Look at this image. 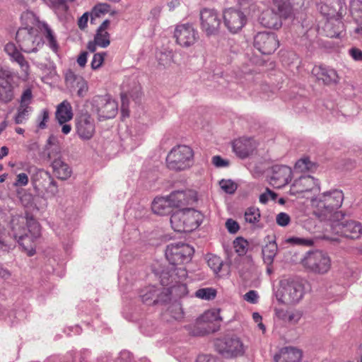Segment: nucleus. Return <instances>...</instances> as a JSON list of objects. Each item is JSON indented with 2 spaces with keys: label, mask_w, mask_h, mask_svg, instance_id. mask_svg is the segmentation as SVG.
Wrapping results in <instances>:
<instances>
[{
  "label": "nucleus",
  "mask_w": 362,
  "mask_h": 362,
  "mask_svg": "<svg viewBox=\"0 0 362 362\" xmlns=\"http://www.w3.org/2000/svg\"><path fill=\"white\" fill-rule=\"evenodd\" d=\"M13 234L19 245L33 256L35 253L34 241L40 235V227L32 217H17L11 221Z\"/></svg>",
  "instance_id": "nucleus-1"
},
{
  "label": "nucleus",
  "mask_w": 362,
  "mask_h": 362,
  "mask_svg": "<svg viewBox=\"0 0 362 362\" xmlns=\"http://www.w3.org/2000/svg\"><path fill=\"white\" fill-rule=\"evenodd\" d=\"M344 198V193L339 189H332L320 194L312 199V204L315 207V214L322 219L327 218L341 206Z\"/></svg>",
  "instance_id": "nucleus-2"
},
{
  "label": "nucleus",
  "mask_w": 362,
  "mask_h": 362,
  "mask_svg": "<svg viewBox=\"0 0 362 362\" xmlns=\"http://www.w3.org/2000/svg\"><path fill=\"white\" fill-rule=\"evenodd\" d=\"M305 294L303 281L294 279H284L279 282V288L275 292L277 300L285 305L299 303Z\"/></svg>",
  "instance_id": "nucleus-3"
},
{
  "label": "nucleus",
  "mask_w": 362,
  "mask_h": 362,
  "mask_svg": "<svg viewBox=\"0 0 362 362\" xmlns=\"http://www.w3.org/2000/svg\"><path fill=\"white\" fill-rule=\"evenodd\" d=\"M202 215L193 209H184L174 212L170 217V224L175 231L189 233L200 225Z\"/></svg>",
  "instance_id": "nucleus-4"
},
{
  "label": "nucleus",
  "mask_w": 362,
  "mask_h": 362,
  "mask_svg": "<svg viewBox=\"0 0 362 362\" xmlns=\"http://www.w3.org/2000/svg\"><path fill=\"white\" fill-rule=\"evenodd\" d=\"M194 164V151L188 146L173 147L166 157L167 168L176 172L189 169Z\"/></svg>",
  "instance_id": "nucleus-5"
},
{
  "label": "nucleus",
  "mask_w": 362,
  "mask_h": 362,
  "mask_svg": "<svg viewBox=\"0 0 362 362\" xmlns=\"http://www.w3.org/2000/svg\"><path fill=\"white\" fill-rule=\"evenodd\" d=\"M303 267L308 271L325 274L331 268V259L329 255L322 250H310L306 252L301 259Z\"/></svg>",
  "instance_id": "nucleus-6"
},
{
  "label": "nucleus",
  "mask_w": 362,
  "mask_h": 362,
  "mask_svg": "<svg viewBox=\"0 0 362 362\" xmlns=\"http://www.w3.org/2000/svg\"><path fill=\"white\" fill-rule=\"evenodd\" d=\"M16 37L21 49L26 53L37 52L44 43L37 29L19 28Z\"/></svg>",
  "instance_id": "nucleus-7"
},
{
  "label": "nucleus",
  "mask_w": 362,
  "mask_h": 362,
  "mask_svg": "<svg viewBox=\"0 0 362 362\" xmlns=\"http://www.w3.org/2000/svg\"><path fill=\"white\" fill-rule=\"evenodd\" d=\"M194 252V248L188 244L174 243L167 246L165 257L171 265H181L191 260Z\"/></svg>",
  "instance_id": "nucleus-8"
},
{
  "label": "nucleus",
  "mask_w": 362,
  "mask_h": 362,
  "mask_svg": "<svg viewBox=\"0 0 362 362\" xmlns=\"http://www.w3.org/2000/svg\"><path fill=\"white\" fill-rule=\"evenodd\" d=\"M200 29L208 37L217 35L220 31L221 18L215 9L204 8L199 12Z\"/></svg>",
  "instance_id": "nucleus-9"
},
{
  "label": "nucleus",
  "mask_w": 362,
  "mask_h": 362,
  "mask_svg": "<svg viewBox=\"0 0 362 362\" xmlns=\"http://www.w3.org/2000/svg\"><path fill=\"white\" fill-rule=\"evenodd\" d=\"M92 111L99 120L111 119L117 113V103L108 95H96L92 100Z\"/></svg>",
  "instance_id": "nucleus-10"
},
{
  "label": "nucleus",
  "mask_w": 362,
  "mask_h": 362,
  "mask_svg": "<svg viewBox=\"0 0 362 362\" xmlns=\"http://www.w3.org/2000/svg\"><path fill=\"white\" fill-rule=\"evenodd\" d=\"M217 351L226 358H235L244 355L247 347L240 338L226 337L215 344Z\"/></svg>",
  "instance_id": "nucleus-11"
},
{
  "label": "nucleus",
  "mask_w": 362,
  "mask_h": 362,
  "mask_svg": "<svg viewBox=\"0 0 362 362\" xmlns=\"http://www.w3.org/2000/svg\"><path fill=\"white\" fill-rule=\"evenodd\" d=\"M223 23L231 33H237L247 23L246 14L238 9L229 8L223 11Z\"/></svg>",
  "instance_id": "nucleus-12"
},
{
  "label": "nucleus",
  "mask_w": 362,
  "mask_h": 362,
  "mask_svg": "<svg viewBox=\"0 0 362 362\" xmlns=\"http://www.w3.org/2000/svg\"><path fill=\"white\" fill-rule=\"evenodd\" d=\"M176 42L182 47H189L199 39V34L190 23L177 25L174 31Z\"/></svg>",
  "instance_id": "nucleus-13"
},
{
  "label": "nucleus",
  "mask_w": 362,
  "mask_h": 362,
  "mask_svg": "<svg viewBox=\"0 0 362 362\" xmlns=\"http://www.w3.org/2000/svg\"><path fill=\"white\" fill-rule=\"evenodd\" d=\"M320 190L318 181L313 177L307 175L301 176L294 180L289 190L291 195H300L305 197L306 193L317 192Z\"/></svg>",
  "instance_id": "nucleus-14"
},
{
  "label": "nucleus",
  "mask_w": 362,
  "mask_h": 362,
  "mask_svg": "<svg viewBox=\"0 0 362 362\" xmlns=\"http://www.w3.org/2000/svg\"><path fill=\"white\" fill-rule=\"evenodd\" d=\"M254 46L263 54H271L279 47V40L274 33H258L254 38Z\"/></svg>",
  "instance_id": "nucleus-15"
},
{
  "label": "nucleus",
  "mask_w": 362,
  "mask_h": 362,
  "mask_svg": "<svg viewBox=\"0 0 362 362\" xmlns=\"http://www.w3.org/2000/svg\"><path fill=\"white\" fill-rule=\"evenodd\" d=\"M13 73L8 68L0 67V101L7 103L13 98Z\"/></svg>",
  "instance_id": "nucleus-16"
},
{
  "label": "nucleus",
  "mask_w": 362,
  "mask_h": 362,
  "mask_svg": "<svg viewBox=\"0 0 362 362\" xmlns=\"http://www.w3.org/2000/svg\"><path fill=\"white\" fill-rule=\"evenodd\" d=\"M320 10L327 18H341L346 13V6L342 0H321Z\"/></svg>",
  "instance_id": "nucleus-17"
},
{
  "label": "nucleus",
  "mask_w": 362,
  "mask_h": 362,
  "mask_svg": "<svg viewBox=\"0 0 362 362\" xmlns=\"http://www.w3.org/2000/svg\"><path fill=\"white\" fill-rule=\"evenodd\" d=\"M110 24V21L107 19L98 28L94 36V40L90 41L87 45V48L90 52H94L96 50L97 46L106 48L110 45V35L107 32Z\"/></svg>",
  "instance_id": "nucleus-18"
},
{
  "label": "nucleus",
  "mask_w": 362,
  "mask_h": 362,
  "mask_svg": "<svg viewBox=\"0 0 362 362\" xmlns=\"http://www.w3.org/2000/svg\"><path fill=\"white\" fill-rule=\"evenodd\" d=\"M32 181L36 192L45 189L52 195H55L58 192L57 182L52 179L49 173L46 171H37Z\"/></svg>",
  "instance_id": "nucleus-19"
},
{
  "label": "nucleus",
  "mask_w": 362,
  "mask_h": 362,
  "mask_svg": "<svg viewBox=\"0 0 362 362\" xmlns=\"http://www.w3.org/2000/svg\"><path fill=\"white\" fill-rule=\"evenodd\" d=\"M76 127L78 136L83 140L90 139L95 132L94 119L88 113L81 114L77 117Z\"/></svg>",
  "instance_id": "nucleus-20"
},
{
  "label": "nucleus",
  "mask_w": 362,
  "mask_h": 362,
  "mask_svg": "<svg viewBox=\"0 0 362 362\" xmlns=\"http://www.w3.org/2000/svg\"><path fill=\"white\" fill-rule=\"evenodd\" d=\"M32 100V92L30 89L25 90L21 98L19 107L17 108L16 113L13 117L15 124H24L29 118L33 111L32 107L30 106Z\"/></svg>",
  "instance_id": "nucleus-21"
},
{
  "label": "nucleus",
  "mask_w": 362,
  "mask_h": 362,
  "mask_svg": "<svg viewBox=\"0 0 362 362\" xmlns=\"http://www.w3.org/2000/svg\"><path fill=\"white\" fill-rule=\"evenodd\" d=\"M292 170L286 165H274L272 169V175L269 176V183L274 187L281 188L284 187L291 180Z\"/></svg>",
  "instance_id": "nucleus-22"
},
{
  "label": "nucleus",
  "mask_w": 362,
  "mask_h": 362,
  "mask_svg": "<svg viewBox=\"0 0 362 362\" xmlns=\"http://www.w3.org/2000/svg\"><path fill=\"white\" fill-rule=\"evenodd\" d=\"M335 227L339 228L338 233L348 238L357 239L362 234V225L356 221L337 223Z\"/></svg>",
  "instance_id": "nucleus-23"
},
{
  "label": "nucleus",
  "mask_w": 362,
  "mask_h": 362,
  "mask_svg": "<svg viewBox=\"0 0 362 362\" xmlns=\"http://www.w3.org/2000/svg\"><path fill=\"white\" fill-rule=\"evenodd\" d=\"M255 147V141L250 138H240L233 142V151L240 158L249 156Z\"/></svg>",
  "instance_id": "nucleus-24"
},
{
  "label": "nucleus",
  "mask_w": 362,
  "mask_h": 362,
  "mask_svg": "<svg viewBox=\"0 0 362 362\" xmlns=\"http://www.w3.org/2000/svg\"><path fill=\"white\" fill-rule=\"evenodd\" d=\"M312 74L318 81H322L326 85L337 83L339 81L337 71L329 67L321 65L315 66L312 70Z\"/></svg>",
  "instance_id": "nucleus-25"
},
{
  "label": "nucleus",
  "mask_w": 362,
  "mask_h": 362,
  "mask_svg": "<svg viewBox=\"0 0 362 362\" xmlns=\"http://www.w3.org/2000/svg\"><path fill=\"white\" fill-rule=\"evenodd\" d=\"M302 356L303 353L300 349L286 346L281 349L274 358L276 362H299Z\"/></svg>",
  "instance_id": "nucleus-26"
},
{
  "label": "nucleus",
  "mask_w": 362,
  "mask_h": 362,
  "mask_svg": "<svg viewBox=\"0 0 362 362\" xmlns=\"http://www.w3.org/2000/svg\"><path fill=\"white\" fill-rule=\"evenodd\" d=\"M260 23L266 28L278 29L281 26V19L274 10L267 9L259 16Z\"/></svg>",
  "instance_id": "nucleus-27"
},
{
  "label": "nucleus",
  "mask_w": 362,
  "mask_h": 362,
  "mask_svg": "<svg viewBox=\"0 0 362 362\" xmlns=\"http://www.w3.org/2000/svg\"><path fill=\"white\" fill-rule=\"evenodd\" d=\"M172 207H180L189 204L193 199L192 191H175L168 197Z\"/></svg>",
  "instance_id": "nucleus-28"
},
{
  "label": "nucleus",
  "mask_w": 362,
  "mask_h": 362,
  "mask_svg": "<svg viewBox=\"0 0 362 362\" xmlns=\"http://www.w3.org/2000/svg\"><path fill=\"white\" fill-rule=\"evenodd\" d=\"M341 18H327L324 26V30L327 37H339L343 31L344 24Z\"/></svg>",
  "instance_id": "nucleus-29"
},
{
  "label": "nucleus",
  "mask_w": 362,
  "mask_h": 362,
  "mask_svg": "<svg viewBox=\"0 0 362 362\" xmlns=\"http://www.w3.org/2000/svg\"><path fill=\"white\" fill-rule=\"evenodd\" d=\"M55 117L59 124H63L73 118L72 107L69 102L64 100L57 105Z\"/></svg>",
  "instance_id": "nucleus-30"
},
{
  "label": "nucleus",
  "mask_w": 362,
  "mask_h": 362,
  "mask_svg": "<svg viewBox=\"0 0 362 362\" xmlns=\"http://www.w3.org/2000/svg\"><path fill=\"white\" fill-rule=\"evenodd\" d=\"M37 31L39 30L45 37L49 47L54 51L57 52L58 49V44L56 40V37L54 34V32L49 26L47 23L45 22L38 23V27L36 28Z\"/></svg>",
  "instance_id": "nucleus-31"
},
{
  "label": "nucleus",
  "mask_w": 362,
  "mask_h": 362,
  "mask_svg": "<svg viewBox=\"0 0 362 362\" xmlns=\"http://www.w3.org/2000/svg\"><path fill=\"white\" fill-rule=\"evenodd\" d=\"M168 274V273H163L162 274V279L161 281L163 284H164L165 276ZM187 277V272L185 268L184 267H175V265H172L171 268L170 269L169 272V278L170 280L169 282L170 284L175 283H180L182 282ZM166 282H168L167 281Z\"/></svg>",
  "instance_id": "nucleus-32"
},
{
  "label": "nucleus",
  "mask_w": 362,
  "mask_h": 362,
  "mask_svg": "<svg viewBox=\"0 0 362 362\" xmlns=\"http://www.w3.org/2000/svg\"><path fill=\"white\" fill-rule=\"evenodd\" d=\"M152 211L154 214L164 216L171 211V204L168 197H157L152 202Z\"/></svg>",
  "instance_id": "nucleus-33"
},
{
  "label": "nucleus",
  "mask_w": 362,
  "mask_h": 362,
  "mask_svg": "<svg viewBox=\"0 0 362 362\" xmlns=\"http://www.w3.org/2000/svg\"><path fill=\"white\" fill-rule=\"evenodd\" d=\"M55 175L61 180H66L71 175L70 167L60 158L54 159L52 164Z\"/></svg>",
  "instance_id": "nucleus-34"
},
{
  "label": "nucleus",
  "mask_w": 362,
  "mask_h": 362,
  "mask_svg": "<svg viewBox=\"0 0 362 362\" xmlns=\"http://www.w3.org/2000/svg\"><path fill=\"white\" fill-rule=\"evenodd\" d=\"M272 10L281 18H287L292 13L291 4L286 0H272Z\"/></svg>",
  "instance_id": "nucleus-35"
},
{
  "label": "nucleus",
  "mask_w": 362,
  "mask_h": 362,
  "mask_svg": "<svg viewBox=\"0 0 362 362\" xmlns=\"http://www.w3.org/2000/svg\"><path fill=\"white\" fill-rule=\"evenodd\" d=\"M277 245L275 241H270L262 250L264 262L270 266L272 264L277 253Z\"/></svg>",
  "instance_id": "nucleus-36"
},
{
  "label": "nucleus",
  "mask_w": 362,
  "mask_h": 362,
  "mask_svg": "<svg viewBox=\"0 0 362 362\" xmlns=\"http://www.w3.org/2000/svg\"><path fill=\"white\" fill-rule=\"evenodd\" d=\"M21 27L20 28L36 29L38 27V23H40L36 16L31 11L23 12L21 16Z\"/></svg>",
  "instance_id": "nucleus-37"
},
{
  "label": "nucleus",
  "mask_w": 362,
  "mask_h": 362,
  "mask_svg": "<svg viewBox=\"0 0 362 362\" xmlns=\"http://www.w3.org/2000/svg\"><path fill=\"white\" fill-rule=\"evenodd\" d=\"M170 317L175 320L180 321L184 317V313L182 305L180 303H173L167 310L165 317Z\"/></svg>",
  "instance_id": "nucleus-38"
},
{
  "label": "nucleus",
  "mask_w": 362,
  "mask_h": 362,
  "mask_svg": "<svg viewBox=\"0 0 362 362\" xmlns=\"http://www.w3.org/2000/svg\"><path fill=\"white\" fill-rule=\"evenodd\" d=\"M216 290L214 288H203L195 292V296L202 300H210L216 298Z\"/></svg>",
  "instance_id": "nucleus-39"
},
{
  "label": "nucleus",
  "mask_w": 362,
  "mask_h": 362,
  "mask_svg": "<svg viewBox=\"0 0 362 362\" xmlns=\"http://www.w3.org/2000/svg\"><path fill=\"white\" fill-rule=\"evenodd\" d=\"M261 215L258 208L250 207L245 212V218L247 223L255 224L259 221Z\"/></svg>",
  "instance_id": "nucleus-40"
},
{
  "label": "nucleus",
  "mask_w": 362,
  "mask_h": 362,
  "mask_svg": "<svg viewBox=\"0 0 362 362\" xmlns=\"http://www.w3.org/2000/svg\"><path fill=\"white\" fill-rule=\"evenodd\" d=\"M207 264L215 274H218L223 266V261L216 255H209L207 256Z\"/></svg>",
  "instance_id": "nucleus-41"
},
{
  "label": "nucleus",
  "mask_w": 362,
  "mask_h": 362,
  "mask_svg": "<svg viewBox=\"0 0 362 362\" xmlns=\"http://www.w3.org/2000/svg\"><path fill=\"white\" fill-rule=\"evenodd\" d=\"M51 6L59 18H62L68 10L65 0H49Z\"/></svg>",
  "instance_id": "nucleus-42"
},
{
  "label": "nucleus",
  "mask_w": 362,
  "mask_h": 362,
  "mask_svg": "<svg viewBox=\"0 0 362 362\" xmlns=\"http://www.w3.org/2000/svg\"><path fill=\"white\" fill-rule=\"evenodd\" d=\"M219 311L218 310H211L205 312L200 317L197 319V323L207 322L213 320H221Z\"/></svg>",
  "instance_id": "nucleus-43"
},
{
  "label": "nucleus",
  "mask_w": 362,
  "mask_h": 362,
  "mask_svg": "<svg viewBox=\"0 0 362 362\" xmlns=\"http://www.w3.org/2000/svg\"><path fill=\"white\" fill-rule=\"evenodd\" d=\"M64 78L66 86L69 89L74 87V84L78 83L79 78H83L82 76L76 74L71 69H69L65 72Z\"/></svg>",
  "instance_id": "nucleus-44"
},
{
  "label": "nucleus",
  "mask_w": 362,
  "mask_h": 362,
  "mask_svg": "<svg viewBox=\"0 0 362 362\" xmlns=\"http://www.w3.org/2000/svg\"><path fill=\"white\" fill-rule=\"evenodd\" d=\"M5 52L9 56L11 61H13L21 54L13 42H8L4 46Z\"/></svg>",
  "instance_id": "nucleus-45"
},
{
  "label": "nucleus",
  "mask_w": 362,
  "mask_h": 362,
  "mask_svg": "<svg viewBox=\"0 0 362 362\" xmlns=\"http://www.w3.org/2000/svg\"><path fill=\"white\" fill-rule=\"evenodd\" d=\"M234 248L239 255H243L247 251V242L242 238H236L234 242Z\"/></svg>",
  "instance_id": "nucleus-46"
},
{
  "label": "nucleus",
  "mask_w": 362,
  "mask_h": 362,
  "mask_svg": "<svg viewBox=\"0 0 362 362\" xmlns=\"http://www.w3.org/2000/svg\"><path fill=\"white\" fill-rule=\"evenodd\" d=\"M110 9V6L106 3H100L96 4L91 12V14L95 17H99L101 15L107 13Z\"/></svg>",
  "instance_id": "nucleus-47"
},
{
  "label": "nucleus",
  "mask_w": 362,
  "mask_h": 362,
  "mask_svg": "<svg viewBox=\"0 0 362 362\" xmlns=\"http://www.w3.org/2000/svg\"><path fill=\"white\" fill-rule=\"evenodd\" d=\"M13 62H16L19 65L21 71L23 73L24 76L27 78L29 74L30 66L28 62L25 60L23 55L21 54Z\"/></svg>",
  "instance_id": "nucleus-48"
},
{
  "label": "nucleus",
  "mask_w": 362,
  "mask_h": 362,
  "mask_svg": "<svg viewBox=\"0 0 362 362\" xmlns=\"http://www.w3.org/2000/svg\"><path fill=\"white\" fill-rule=\"evenodd\" d=\"M221 188L228 194H233L237 189V185L230 180H222L220 182Z\"/></svg>",
  "instance_id": "nucleus-49"
},
{
  "label": "nucleus",
  "mask_w": 362,
  "mask_h": 362,
  "mask_svg": "<svg viewBox=\"0 0 362 362\" xmlns=\"http://www.w3.org/2000/svg\"><path fill=\"white\" fill-rule=\"evenodd\" d=\"M105 55V52L95 53L91 61V68L94 70L100 68L104 62Z\"/></svg>",
  "instance_id": "nucleus-50"
},
{
  "label": "nucleus",
  "mask_w": 362,
  "mask_h": 362,
  "mask_svg": "<svg viewBox=\"0 0 362 362\" xmlns=\"http://www.w3.org/2000/svg\"><path fill=\"white\" fill-rule=\"evenodd\" d=\"M239 9L244 13H248L255 6L253 0H238Z\"/></svg>",
  "instance_id": "nucleus-51"
},
{
  "label": "nucleus",
  "mask_w": 362,
  "mask_h": 362,
  "mask_svg": "<svg viewBox=\"0 0 362 362\" xmlns=\"http://www.w3.org/2000/svg\"><path fill=\"white\" fill-rule=\"evenodd\" d=\"M312 163L308 158H302L298 160L296 163L295 168L300 171H308L311 169Z\"/></svg>",
  "instance_id": "nucleus-52"
},
{
  "label": "nucleus",
  "mask_w": 362,
  "mask_h": 362,
  "mask_svg": "<svg viewBox=\"0 0 362 362\" xmlns=\"http://www.w3.org/2000/svg\"><path fill=\"white\" fill-rule=\"evenodd\" d=\"M49 112L47 110L45 109L42 111L40 115L38 116L37 121L38 124L37 127L40 129H44L47 127V122L49 120Z\"/></svg>",
  "instance_id": "nucleus-53"
},
{
  "label": "nucleus",
  "mask_w": 362,
  "mask_h": 362,
  "mask_svg": "<svg viewBox=\"0 0 362 362\" xmlns=\"http://www.w3.org/2000/svg\"><path fill=\"white\" fill-rule=\"evenodd\" d=\"M78 84H79V86L77 88V95L81 98H83L86 95L88 92V83L84 78H79V83Z\"/></svg>",
  "instance_id": "nucleus-54"
},
{
  "label": "nucleus",
  "mask_w": 362,
  "mask_h": 362,
  "mask_svg": "<svg viewBox=\"0 0 362 362\" xmlns=\"http://www.w3.org/2000/svg\"><path fill=\"white\" fill-rule=\"evenodd\" d=\"M276 197V193L267 188L266 192L259 196V202L265 204L268 202L269 199L275 200Z\"/></svg>",
  "instance_id": "nucleus-55"
},
{
  "label": "nucleus",
  "mask_w": 362,
  "mask_h": 362,
  "mask_svg": "<svg viewBox=\"0 0 362 362\" xmlns=\"http://www.w3.org/2000/svg\"><path fill=\"white\" fill-rule=\"evenodd\" d=\"M276 221L278 225L281 226H286L290 223L291 218L288 214L284 212H281L277 214Z\"/></svg>",
  "instance_id": "nucleus-56"
},
{
  "label": "nucleus",
  "mask_w": 362,
  "mask_h": 362,
  "mask_svg": "<svg viewBox=\"0 0 362 362\" xmlns=\"http://www.w3.org/2000/svg\"><path fill=\"white\" fill-rule=\"evenodd\" d=\"M258 298L259 296L257 292L254 290L249 291L243 296L245 300L252 304H255L257 303Z\"/></svg>",
  "instance_id": "nucleus-57"
},
{
  "label": "nucleus",
  "mask_w": 362,
  "mask_h": 362,
  "mask_svg": "<svg viewBox=\"0 0 362 362\" xmlns=\"http://www.w3.org/2000/svg\"><path fill=\"white\" fill-rule=\"evenodd\" d=\"M28 175L24 173H21L17 175L16 180L15 182L13 183V185L15 187L25 186L28 185Z\"/></svg>",
  "instance_id": "nucleus-58"
},
{
  "label": "nucleus",
  "mask_w": 362,
  "mask_h": 362,
  "mask_svg": "<svg viewBox=\"0 0 362 362\" xmlns=\"http://www.w3.org/2000/svg\"><path fill=\"white\" fill-rule=\"evenodd\" d=\"M226 227L228 232L233 234L237 233L239 230V225L238 222L231 218L226 221Z\"/></svg>",
  "instance_id": "nucleus-59"
},
{
  "label": "nucleus",
  "mask_w": 362,
  "mask_h": 362,
  "mask_svg": "<svg viewBox=\"0 0 362 362\" xmlns=\"http://www.w3.org/2000/svg\"><path fill=\"white\" fill-rule=\"evenodd\" d=\"M212 163L217 168H224L229 165L228 160L223 159L219 156H214L212 158Z\"/></svg>",
  "instance_id": "nucleus-60"
},
{
  "label": "nucleus",
  "mask_w": 362,
  "mask_h": 362,
  "mask_svg": "<svg viewBox=\"0 0 362 362\" xmlns=\"http://www.w3.org/2000/svg\"><path fill=\"white\" fill-rule=\"evenodd\" d=\"M196 362H221V361L209 354H201L198 356Z\"/></svg>",
  "instance_id": "nucleus-61"
},
{
  "label": "nucleus",
  "mask_w": 362,
  "mask_h": 362,
  "mask_svg": "<svg viewBox=\"0 0 362 362\" xmlns=\"http://www.w3.org/2000/svg\"><path fill=\"white\" fill-rule=\"evenodd\" d=\"M349 52L354 60L362 62V50L356 47H352L349 50Z\"/></svg>",
  "instance_id": "nucleus-62"
},
{
  "label": "nucleus",
  "mask_w": 362,
  "mask_h": 362,
  "mask_svg": "<svg viewBox=\"0 0 362 362\" xmlns=\"http://www.w3.org/2000/svg\"><path fill=\"white\" fill-rule=\"evenodd\" d=\"M156 290L154 288H150L149 293H145L141 296V299L144 303H148L149 300H153V303L157 301V299H153L156 296Z\"/></svg>",
  "instance_id": "nucleus-63"
},
{
  "label": "nucleus",
  "mask_w": 362,
  "mask_h": 362,
  "mask_svg": "<svg viewBox=\"0 0 362 362\" xmlns=\"http://www.w3.org/2000/svg\"><path fill=\"white\" fill-rule=\"evenodd\" d=\"M88 21V15L87 13H83L78 21V25L81 29H84L87 27Z\"/></svg>",
  "instance_id": "nucleus-64"
}]
</instances>
